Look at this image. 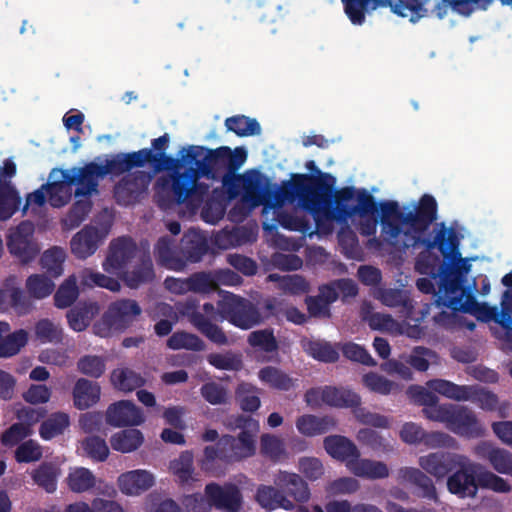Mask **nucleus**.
<instances>
[{
	"mask_svg": "<svg viewBox=\"0 0 512 512\" xmlns=\"http://www.w3.org/2000/svg\"><path fill=\"white\" fill-rule=\"evenodd\" d=\"M438 205L430 194H424L414 210L404 213L398 202L382 204L383 231L389 240H396L401 234L405 236L404 247L422 245L426 252L438 249L447 264L452 265L454 272L464 278L471 270L467 259L461 258L459 240L453 228H447L445 223L439 224V229L433 239L423 237L430 225L437 219Z\"/></svg>",
	"mask_w": 512,
	"mask_h": 512,
	"instance_id": "obj_1",
	"label": "nucleus"
},
{
	"mask_svg": "<svg viewBox=\"0 0 512 512\" xmlns=\"http://www.w3.org/2000/svg\"><path fill=\"white\" fill-rule=\"evenodd\" d=\"M107 175L112 176L107 161L105 164L91 161L70 169L54 168L49 175L54 180L43 184V188H46L50 205L60 208L71 200L73 186H76L75 197L92 196L99 193V182Z\"/></svg>",
	"mask_w": 512,
	"mask_h": 512,
	"instance_id": "obj_2",
	"label": "nucleus"
},
{
	"mask_svg": "<svg viewBox=\"0 0 512 512\" xmlns=\"http://www.w3.org/2000/svg\"><path fill=\"white\" fill-rule=\"evenodd\" d=\"M307 175H291L290 180H285L279 187L273 185L267 177L258 171L244 176H235V182L241 181L243 198L253 206L264 205L267 207L281 206L285 202L298 201L301 208L312 207L313 203L307 195L308 186L304 181H313Z\"/></svg>",
	"mask_w": 512,
	"mask_h": 512,
	"instance_id": "obj_3",
	"label": "nucleus"
},
{
	"mask_svg": "<svg viewBox=\"0 0 512 512\" xmlns=\"http://www.w3.org/2000/svg\"><path fill=\"white\" fill-rule=\"evenodd\" d=\"M231 426L240 429L236 437L226 434L220 437L215 445L205 447L201 463L204 470H210L216 460L234 463L255 454L258 421L251 416L238 415L233 419Z\"/></svg>",
	"mask_w": 512,
	"mask_h": 512,
	"instance_id": "obj_4",
	"label": "nucleus"
},
{
	"mask_svg": "<svg viewBox=\"0 0 512 512\" xmlns=\"http://www.w3.org/2000/svg\"><path fill=\"white\" fill-rule=\"evenodd\" d=\"M333 200L331 204V209L334 211V215L331 218H322V222L324 220H339L345 221L348 218H351L354 215H359L362 218H366L369 216H375L379 212V207L382 210V204L384 202L378 203L375 198L365 189L356 190L353 186H347L335 190L332 194ZM388 201H385L387 203ZM383 216V212L381 211V217ZM383 226V224L381 223ZM384 234L385 240L390 244H396L398 238L396 240H389L382 230Z\"/></svg>",
	"mask_w": 512,
	"mask_h": 512,
	"instance_id": "obj_5",
	"label": "nucleus"
},
{
	"mask_svg": "<svg viewBox=\"0 0 512 512\" xmlns=\"http://www.w3.org/2000/svg\"><path fill=\"white\" fill-rule=\"evenodd\" d=\"M305 167L311 172V174L306 175L315 180L304 181L305 185L309 187L305 194L313 205L312 207L302 209L313 216L317 228L320 229L322 228V218L335 216L334 211L331 209V204L332 194L334 193L333 186L336 179L331 174L322 172L313 160L307 161ZM295 175L300 174L296 173Z\"/></svg>",
	"mask_w": 512,
	"mask_h": 512,
	"instance_id": "obj_6",
	"label": "nucleus"
},
{
	"mask_svg": "<svg viewBox=\"0 0 512 512\" xmlns=\"http://www.w3.org/2000/svg\"><path fill=\"white\" fill-rule=\"evenodd\" d=\"M169 143L167 133L151 141L152 148H143L128 153H117L111 159H107L112 176H121L134 168L144 167L146 163H152L156 169H161L162 163H171L173 158L166 155Z\"/></svg>",
	"mask_w": 512,
	"mask_h": 512,
	"instance_id": "obj_7",
	"label": "nucleus"
},
{
	"mask_svg": "<svg viewBox=\"0 0 512 512\" xmlns=\"http://www.w3.org/2000/svg\"><path fill=\"white\" fill-rule=\"evenodd\" d=\"M199 302L195 297H189L184 302H179L177 309L182 316L187 317L192 326L206 337L210 342L217 345H227L228 337L224 330L214 323L219 315L218 307L212 303L203 305V312L199 311Z\"/></svg>",
	"mask_w": 512,
	"mask_h": 512,
	"instance_id": "obj_8",
	"label": "nucleus"
},
{
	"mask_svg": "<svg viewBox=\"0 0 512 512\" xmlns=\"http://www.w3.org/2000/svg\"><path fill=\"white\" fill-rule=\"evenodd\" d=\"M221 319L243 330L250 329L262 322L259 309L250 300L227 292L218 301Z\"/></svg>",
	"mask_w": 512,
	"mask_h": 512,
	"instance_id": "obj_9",
	"label": "nucleus"
},
{
	"mask_svg": "<svg viewBox=\"0 0 512 512\" xmlns=\"http://www.w3.org/2000/svg\"><path fill=\"white\" fill-rule=\"evenodd\" d=\"M428 386L448 399L455 401L472 400L486 411H494L498 405L497 395L488 390L477 389L467 385H457L444 379L429 380Z\"/></svg>",
	"mask_w": 512,
	"mask_h": 512,
	"instance_id": "obj_10",
	"label": "nucleus"
},
{
	"mask_svg": "<svg viewBox=\"0 0 512 512\" xmlns=\"http://www.w3.org/2000/svg\"><path fill=\"white\" fill-rule=\"evenodd\" d=\"M228 146H221L216 149L205 146H190L184 160L189 164H195L197 171L205 178L216 180L225 171L228 172L226 153Z\"/></svg>",
	"mask_w": 512,
	"mask_h": 512,
	"instance_id": "obj_11",
	"label": "nucleus"
},
{
	"mask_svg": "<svg viewBox=\"0 0 512 512\" xmlns=\"http://www.w3.org/2000/svg\"><path fill=\"white\" fill-rule=\"evenodd\" d=\"M204 177L197 171V167H188L183 172L175 173L171 178V190L175 202L183 204L186 201H202L209 193V185L199 182Z\"/></svg>",
	"mask_w": 512,
	"mask_h": 512,
	"instance_id": "obj_12",
	"label": "nucleus"
},
{
	"mask_svg": "<svg viewBox=\"0 0 512 512\" xmlns=\"http://www.w3.org/2000/svg\"><path fill=\"white\" fill-rule=\"evenodd\" d=\"M7 248L21 263L33 261L40 252L34 239V225L29 221H22L11 229L7 237Z\"/></svg>",
	"mask_w": 512,
	"mask_h": 512,
	"instance_id": "obj_13",
	"label": "nucleus"
},
{
	"mask_svg": "<svg viewBox=\"0 0 512 512\" xmlns=\"http://www.w3.org/2000/svg\"><path fill=\"white\" fill-rule=\"evenodd\" d=\"M124 174L126 175L114 186V197L119 205L128 206L135 204L146 191L151 175L141 170Z\"/></svg>",
	"mask_w": 512,
	"mask_h": 512,
	"instance_id": "obj_14",
	"label": "nucleus"
},
{
	"mask_svg": "<svg viewBox=\"0 0 512 512\" xmlns=\"http://www.w3.org/2000/svg\"><path fill=\"white\" fill-rule=\"evenodd\" d=\"M446 428L466 438H479L485 434V429L474 411L463 405L452 404Z\"/></svg>",
	"mask_w": 512,
	"mask_h": 512,
	"instance_id": "obj_15",
	"label": "nucleus"
},
{
	"mask_svg": "<svg viewBox=\"0 0 512 512\" xmlns=\"http://www.w3.org/2000/svg\"><path fill=\"white\" fill-rule=\"evenodd\" d=\"M16 164L11 159L0 166V220L11 218L19 209L21 197L10 179L16 175Z\"/></svg>",
	"mask_w": 512,
	"mask_h": 512,
	"instance_id": "obj_16",
	"label": "nucleus"
},
{
	"mask_svg": "<svg viewBox=\"0 0 512 512\" xmlns=\"http://www.w3.org/2000/svg\"><path fill=\"white\" fill-rule=\"evenodd\" d=\"M477 466L464 456L459 465L447 479V488L450 493L461 498L475 497L478 491Z\"/></svg>",
	"mask_w": 512,
	"mask_h": 512,
	"instance_id": "obj_17",
	"label": "nucleus"
},
{
	"mask_svg": "<svg viewBox=\"0 0 512 512\" xmlns=\"http://www.w3.org/2000/svg\"><path fill=\"white\" fill-rule=\"evenodd\" d=\"M142 312L136 300L120 299L112 302L102 316L103 324L114 331L127 329Z\"/></svg>",
	"mask_w": 512,
	"mask_h": 512,
	"instance_id": "obj_18",
	"label": "nucleus"
},
{
	"mask_svg": "<svg viewBox=\"0 0 512 512\" xmlns=\"http://www.w3.org/2000/svg\"><path fill=\"white\" fill-rule=\"evenodd\" d=\"M138 248L130 237H119L109 245V252L102 266L104 271L113 274L123 271L132 259L137 258Z\"/></svg>",
	"mask_w": 512,
	"mask_h": 512,
	"instance_id": "obj_19",
	"label": "nucleus"
},
{
	"mask_svg": "<svg viewBox=\"0 0 512 512\" xmlns=\"http://www.w3.org/2000/svg\"><path fill=\"white\" fill-rule=\"evenodd\" d=\"M205 495L210 501L211 507L226 512H238L242 505V494L239 488L232 483L221 486L215 482L205 487Z\"/></svg>",
	"mask_w": 512,
	"mask_h": 512,
	"instance_id": "obj_20",
	"label": "nucleus"
},
{
	"mask_svg": "<svg viewBox=\"0 0 512 512\" xmlns=\"http://www.w3.org/2000/svg\"><path fill=\"white\" fill-rule=\"evenodd\" d=\"M209 251V243L207 235L195 228L186 231L180 241L178 254L180 259L187 262L197 263L202 260L203 256Z\"/></svg>",
	"mask_w": 512,
	"mask_h": 512,
	"instance_id": "obj_21",
	"label": "nucleus"
},
{
	"mask_svg": "<svg viewBox=\"0 0 512 512\" xmlns=\"http://www.w3.org/2000/svg\"><path fill=\"white\" fill-rule=\"evenodd\" d=\"M461 460H464L463 455L438 451L421 456L419 466L435 478L442 479L453 472Z\"/></svg>",
	"mask_w": 512,
	"mask_h": 512,
	"instance_id": "obj_22",
	"label": "nucleus"
},
{
	"mask_svg": "<svg viewBox=\"0 0 512 512\" xmlns=\"http://www.w3.org/2000/svg\"><path fill=\"white\" fill-rule=\"evenodd\" d=\"M124 284L130 289L151 284L156 277L154 265L149 252H142L130 269L123 270L120 275Z\"/></svg>",
	"mask_w": 512,
	"mask_h": 512,
	"instance_id": "obj_23",
	"label": "nucleus"
},
{
	"mask_svg": "<svg viewBox=\"0 0 512 512\" xmlns=\"http://www.w3.org/2000/svg\"><path fill=\"white\" fill-rule=\"evenodd\" d=\"M106 422L114 427L138 426L144 422V416L133 402L120 400L107 408Z\"/></svg>",
	"mask_w": 512,
	"mask_h": 512,
	"instance_id": "obj_24",
	"label": "nucleus"
},
{
	"mask_svg": "<svg viewBox=\"0 0 512 512\" xmlns=\"http://www.w3.org/2000/svg\"><path fill=\"white\" fill-rule=\"evenodd\" d=\"M474 451L479 458L487 460L496 472L512 476V453L508 450L483 441L476 445Z\"/></svg>",
	"mask_w": 512,
	"mask_h": 512,
	"instance_id": "obj_25",
	"label": "nucleus"
},
{
	"mask_svg": "<svg viewBox=\"0 0 512 512\" xmlns=\"http://www.w3.org/2000/svg\"><path fill=\"white\" fill-rule=\"evenodd\" d=\"M274 483L286 497L289 496L296 502L305 503L310 499L311 493L308 484L296 473L280 471Z\"/></svg>",
	"mask_w": 512,
	"mask_h": 512,
	"instance_id": "obj_26",
	"label": "nucleus"
},
{
	"mask_svg": "<svg viewBox=\"0 0 512 512\" xmlns=\"http://www.w3.org/2000/svg\"><path fill=\"white\" fill-rule=\"evenodd\" d=\"M101 240L96 227L87 225L77 232L71 239V251L78 259H86L98 249Z\"/></svg>",
	"mask_w": 512,
	"mask_h": 512,
	"instance_id": "obj_27",
	"label": "nucleus"
},
{
	"mask_svg": "<svg viewBox=\"0 0 512 512\" xmlns=\"http://www.w3.org/2000/svg\"><path fill=\"white\" fill-rule=\"evenodd\" d=\"M454 312H464L477 315L484 320H494L499 324L500 313L496 307H490L487 303H478L473 295L466 296L465 301L462 297H454L448 304Z\"/></svg>",
	"mask_w": 512,
	"mask_h": 512,
	"instance_id": "obj_28",
	"label": "nucleus"
},
{
	"mask_svg": "<svg viewBox=\"0 0 512 512\" xmlns=\"http://www.w3.org/2000/svg\"><path fill=\"white\" fill-rule=\"evenodd\" d=\"M399 479L408 482L419 489L418 496L430 501H437L436 487L431 478L422 470L414 467H402L398 471Z\"/></svg>",
	"mask_w": 512,
	"mask_h": 512,
	"instance_id": "obj_29",
	"label": "nucleus"
},
{
	"mask_svg": "<svg viewBox=\"0 0 512 512\" xmlns=\"http://www.w3.org/2000/svg\"><path fill=\"white\" fill-rule=\"evenodd\" d=\"M439 288L444 292L448 298L443 304L448 307L450 301L455 297H462V301H465L466 296L472 295L467 292L463 286V278L459 276V273H455L452 265L445 264L441 267V275L439 281Z\"/></svg>",
	"mask_w": 512,
	"mask_h": 512,
	"instance_id": "obj_30",
	"label": "nucleus"
},
{
	"mask_svg": "<svg viewBox=\"0 0 512 512\" xmlns=\"http://www.w3.org/2000/svg\"><path fill=\"white\" fill-rule=\"evenodd\" d=\"M154 484V477L146 470H132L121 474L118 486L126 495H138Z\"/></svg>",
	"mask_w": 512,
	"mask_h": 512,
	"instance_id": "obj_31",
	"label": "nucleus"
},
{
	"mask_svg": "<svg viewBox=\"0 0 512 512\" xmlns=\"http://www.w3.org/2000/svg\"><path fill=\"white\" fill-rule=\"evenodd\" d=\"M255 500L262 508L268 511L278 508L292 511L295 508L294 503L282 493L279 487L260 485L257 488Z\"/></svg>",
	"mask_w": 512,
	"mask_h": 512,
	"instance_id": "obj_32",
	"label": "nucleus"
},
{
	"mask_svg": "<svg viewBox=\"0 0 512 512\" xmlns=\"http://www.w3.org/2000/svg\"><path fill=\"white\" fill-rule=\"evenodd\" d=\"M337 426V421L332 416L318 417L312 414H305L297 418L296 428L304 436L313 437L325 434Z\"/></svg>",
	"mask_w": 512,
	"mask_h": 512,
	"instance_id": "obj_33",
	"label": "nucleus"
},
{
	"mask_svg": "<svg viewBox=\"0 0 512 512\" xmlns=\"http://www.w3.org/2000/svg\"><path fill=\"white\" fill-rule=\"evenodd\" d=\"M326 452L333 458L348 461L360 457V452L356 445L347 437L341 435L327 436L324 441Z\"/></svg>",
	"mask_w": 512,
	"mask_h": 512,
	"instance_id": "obj_34",
	"label": "nucleus"
},
{
	"mask_svg": "<svg viewBox=\"0 0 512 512\" xmlns=\"http://www.w3.org/2000/svg\"><path fill=\"white\" fill-rule=\"evenodd\" d=\"M101 394L98 383L86 378H79L73 388L74 406L79 410H85L95 405Z\"/></svg>",
	"mask_w": 512,
	"mask_h": 512,
	"instance_id": "obj_35",
	"label": "nucleus"
},
{
	"mask_svg": "<svg viewBox=\"0 0 512 512\" xmlns=\"http://www.w3.org/2000/svg\"><path fill=\"white\" fill-rule=\"evenodd\" d=\"M154 256L157 263L172 270H181L184 268V261L180 259L178 251L174 249V240L172 237L161 236L154 246Z\"/></svg>",
	"mask_w": 512,
	"mask_h": 512,
	"instance_id": "obj_36",
	"label": "nucleus"
},
{
	"mask_svg": "<svg viewBox=\"0 0 512 512\" xmlns=\"http://www.w3.org/2000/svg\"><path fill=\"white\" fill-rule=\"evenodd\" d=\"M61 474L59 466L51 461H44L34 468L30 475L38 487L47 493H54L57 489L58 477Z\"/></svg>",
	"mask_w": 512,
	"mask_h": 512,
	"instance_id": "obj_37",
	"label": "nucleus"
},
{
	"mask_svg": "<svg viewBox=\"0 0 512 512\" xmlns=\"http://www.w3.org/2000/svg\"><path fill=\"white\" fill-rule=\"evenodd\" d=\"M348 469L355 476L367 479H384L389 476L388 467L384 462L360 457L348 461Z\"/></svg>",
	"mask_w": 512,
	"mask_h": 512,
	"instance_id": "obj_38",
	"label": "nucleus"
},
{
	"mask_svg": "<svg viewBox=\"0 0 512 512\" xmlns=\"http://www.w3.org/2000/svg\"><path fill=\"white\" fill-rule=\"evenodd\" d=\"M247 342L255 351L266 354L263 361H271L272 356L270 355L277 354L279 350L278 341L271 328L252 331L248 335Z\"/></svg>",
	"mask_w": 512,
	"mask_h": 512,
	"instance_id": "obj_39",
	"label": "nucleus"
},
{
	"mask_svg": "<svg viewBox=\"0 0 512 512\" xmlns=\"http://www.w3.org/2000/svg\"><path fill=\"white\" fill-rule=\"evenodd\" d=\"M324 404L339 408H356L361 404L360 396L350 389L333 386L324 387Z\"/></svg>",
	"mask_w": 512,
	"mask_h": 512,
	"instance_id": "obj_40",
	"label": "nucleus"
},
{
	"mask_svg": "<svg viewBox=\"0 0 512 512\" xmlns=\"http://www.w3.org/2000/svg\"><path fill=\"white\" fill-rule=\"evenodd\" d=\"M259 380L278 391H289L295 387L296 380L275 366H265L258 372Z\"/></svg>",
	"mask_w": 512,
	"mask_h": 512,
	"instance_id": "obj_41",
	"label": "nucleus"
},
{
	"mask_svg": "<svg viewBox=\"0 0 512 512\" xmlns=\"http://www.w3.org/2000/svg\"><path fill=\"white\" fill-rule=\"evenodd\" d=\"M144 441L143 434L138 429H125L115 433L110 444L113 450L129 453L138 449Z\"/></svg>",
	"mask_w": 512,
	"mask_h": 512,
	"instance_id": "obj_42",
	"label": "nucleus"
},
{
	"mask_svg": "<svg viewBox=\"0 0 512 512\" xmlns=\"http://www.w3.org/2000/svg\"><path fill=\"white\" fill-rule=\"evenodd\" d=\"M110 380L112 385L124 392H131L145 385V379L141 374L129 368H117L111 373Z\"/></svg>",
	"mask_w": 512,
	"mask_h": 512,
	"instance_id": "obj_43",
	"label": "nucleus"
},
{
	"mask_svg": "<svg viewBox=\"0 0 512 512\" xmlns=\"http://www.w3.org/2000/svg\"><path fill=\"white\" fill-rule=\"evenodd\" d=\"M67 486L75 493L90 491L96 485V477L88 468L75 467L70 470L67 476Z\"/></svg>",
	"mask_w": 512,
	"mask_h": 512,
	"instance_id": "obj_44",
	"label": "nucleus"
},
{
	"mask_svg": "<svg viewBox=\"0 0 512 512\" xmlns=\"http://www.w3.org/2000/svg\"><path fill=\"white\" fill-rule=\"evenodd\" d=\"M65 259V250L54 246L42 254L40 264L49 277L57 278L63 273V264Z\"/></svg>",
	"mask_w": 512,
	"mask_h": 512,
	"instance_id": "obj_45",
	"label": "nucleus"
},
{
	"mask_svg": "<svg viewBox=\"0 0 512 512\" xmlns=\"http://www.w3.org/2000/svg\"><path fill=\"white\" fill-rule=\"evenodd\" d=\"M225 126L228 131L235 133L239 137L259 135L261 127L256 119L245 115H235L225 120Z\"/></svg>",
	"mask_w": 512,
	"mask_h": 512,
	"instance_id": "obj_46",
	"label": "nucleus"
},
{
	"mask_svg": "<svg viewBox=\"0 0 512 512\" xmlns=\"http://www.w3.org/2000/svg\"><path fill=\"white\" fill-rule=\"evenodd\" d=\"M247 159V151L244 147H236L232 150L229 147L226 153V160L228 165V173L223 176V185L227 187L230 195L234 196L236 193L232 191L235 183L234 173L240 169Z\"/></svg>",
	"mask_w": 512,
	"mask_h": 512,
	"instance_id": "obj_47",
	"label": "nucleus"
},
{
	"mask_svg": "<svg viewBox=\"0 0 512 512\" xmlns=\"http://www.w3.org/2000/svg\"><path fill=\"white\" fill-rule=\"evenodd\" d=\"M69 424L70 420L68 414L63 412L53 413L49 418L41 423L39 434L42 439L51 440L52 438L61 435Z\"/></svg>",
	"mask_w": 512,
	"mask_h": 512,
	"instance_id": "obj_48",
	"label": "nucleus"
},
{
	"mask_svg": "<svg viewBox=\"0 0 512 512\" xmlns=\"http://www.w3.org/2000/svg\"><path fill=\"white\" fill-rule=\"evenodd\" d=\"M92 303H78L67 312V320L70 328L74 331H84L90 323L93 315Z\"/></svg>",
	"mask_w": 512,
	"mask_h": 512,
	"instance_id": "obj_49",
	"label": "nucleus"
},
{
	"mask_svg": "<svg viewBox=\"0 0 512 512\" xmlns=\"http://www.w3.org/2000/svg\"><path fill=\"white\" fill-rule=\"evenodd\" d=\"M167 347L173 350L186 349L198 352L204 350L205 343L195 334L186 331H178L168 338Z\"/></svg>",
	"mask_w": 512,
	"mask_h": 512,
	"instance_id": "obj_50",
	"label": "nucleus"
},
{
	"mask_svg": "<svg viewBox=\"0 0 512 512\" xmlns=\"http://www.w3.org/2000/svg\"><path fill=\"white\" fill-rule=\"evenodd\" d=\"M79 289L74 275L69 276L57 289L54 294V304L57 308L70 307L78 298Z\"/></svg>",
	"mask_w": 512,
	"mask_h": 512,
	"instance_id": "obj_51",
	"label": "nucleus"
},
{
	"mask_svg": "<svg viewBox=\"0 0 512 512\" xmlns=\"http://www.w3.org/2000/svg\"><path fill=\"white\" fill-rule=\"evenodd\" d=\"M35 336L41 343L58 344L63 341V329L60 325L45 318L35 324Z\"/></svg>",
	"mask_w": 512,
	"mask_h": 512,
	"instance_id": "obj_52",
	"label": "nucleus"
},
{
	"mask_svg": "<svg viewBox=\"0 0 512 512\" xmlns=\"http://www.w3.org/2000/svg\"><path fill=\"white\" fill-rule=\"evenodd\" d=\"M170 469L177 477L180 485H188L193 479V456L190 452H183L178 459L170 464Z\"/></svg>",
	"mask_w": 512,
	"mask_h": 512,
	"instance_id": "obj_53",
	"label": "nucleus"
},
{
	"mask_svg": "<svg viewBox=\"0 0 512 512\" xmlns=\"http://www.w3.org/2000/svg\"><path fill=\"white\" fill-rule=\"evenodd\" d=\"M51 278L52 277L43 274H33L29 276L26 281L28 293L36 299H43L49 296L55 288V284Z\"/></svg>",
	"mask_w": 512,
	"mask_h": 512,
	"instance_id": "obj_54",
	"label": "nucleus"
},
{
	"mask_svg": "<svg viewBox=\"0 0 512 512\" xmlns=\"http://www.w3.org/2000/svg\"><path fill=\"white\" fill-rule=\"evenodd\" d=\"M358 442L376 452H389L392 450L390 442L371 428H362L358 431Z\"/></svg>",
	"mask_w": 512,
	"mask_h": 512,
	"instance_id": "obj_55",
	"label": "nucleus"
},
{
	"mask_svg": "<svg viewBox=\"0 0 512 512\" xmlns=\"http://www.w3.org/2000/svg\"><path fill=\"white\" fill-rule=\"evenodd\" d=\"M91 196L82 197L73 203L64 220L69 228H76L87 218L91 212L93 202Z\"/></svg>",
	"mask_w": 512,
	"mask_h": 512,
	"instance_id": "obj_56",
	"label": "nucleus"
},
{
	"mask_svg": "<svg viewBox=\"0 0 512 512\" xmlns=\"http://www.w3.org/2000/svg\"><path fill=\"white\" fill-rule=\"evenodd\" d=\"M28 333L24 329H19L0 341V357H11L16 355L22 347L27 344Z\"/></svg>",
	"mask_w": 512,
	"mask_h": 512,
	"instance_id": "obj_57",
	"label": "nucleus"
},
{
	"mask_svg": "<svg viewBox=\"0 0 512 512\" xmlns=\"http://www.w3.org/2000/svg\"><path fill=\"white\" fill-rule=\"evenodd\" d=\"M81 283L89 287L98 286L106 288L112 292H117L121 288L120 282L117 279L89 269H85L82 272Z\"/></svg>",
	"mask_w": 512,
	"mask_h": 512,
	"instance_id": "obj_58",
	"label": "nucleus"
},
{
	"mask_svg": "<svg viewBox=\"0 0 512 512\" xmlns=\"http://www.w3.org/2000/svg\"><path fill=\"white\" fill-rule=\"evenodd\" d=\"M210 365L219 370L238 371L242 368L241 356L228 351L226 353H211L207 356Z\"/></svg>",
	"mask_w": 512,
	"mask_h": 512,
	"instance_id": "obj_59",
	"label": "nucleus"
},
{
	"mask_svg": "<svg viewBox=\"0 0 512 512\" xmlns=\"http://www.w3.org/2000/svg\"><path fill=\"white\" fill-rule=\"evenodd\" d=\"M42 457V447L32 439L20 443L14 453V458L18 463L37 462Z\"/></svg>",
	"mask_w": 512,
	"mask_h": 512,
	"instance_id": "obj_60",
	"label": "nucleus"
},
{
	"mask_svg": "<svg viewBox=\"0 0 512 512\" xmlns=\"http://www.w3.org/2000/svg\"><path fill=\"white\" fill-rule=\"evenodd\" d=\"M82 447L87 456L94 461L103 462L109 456V448L106 441L99 436H89L82 442Z\"/></svg>",
	"mask_w": 512,
	"mask_h": 512,
	"instance_id": "obj_61",
	"label": "nucleus"
},
{
	"mask_svg": "<svg viewBox=\"0 0 512 512\" xmlns=\"http://www.w3.org/2000/svg\"><path fill=\"white\" fill-rule=\"evenodd\" d=\"M189 291L197 294H208L217 287L210 272H195L188 277Z\"/></svg>",
	"mask_w": 512,
	"mask_h": 512,
	"instance_id": "obj_62",
	"label": "nucleus"
},
{
	"mask_svg": "<svg viewBox=\"0 0 512 512\" xmlns=\"http://www.w3.org/2000/svg\"><path fill=\"white\" fill-rule=\"evenodd\" d=\"M341 352L345 358L353 362H358L369 367H374L377 364L370 353L363 346L354 342L344 343L341 347Z\"/></svg>",
	"mask_w": 512,
	"mask_h": 512,
	"instance_id": "obj_63",
	"label": "nucleus"
},
{
	"mask_svg": "<svg viewBox=\"0 0 512 512\" xmlns=\"http://www.w3.org/2000/svg\"><path fill=\"white\" fill-rule=\"evenodd\" d=\"M78 370L89 377L99 378L105 372V362L102 357L85 355L78 360Z\"/></svg>",
	"mask_w": 512,
	"mask_h": 512,
	"instance_id": "obj_64",
	"label": "nucleus"
}]
</instances>
